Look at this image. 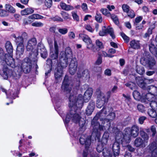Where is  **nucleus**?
Wrapping results in <instances>:
<instances>
[{
  "mask_svg": "<svg viewBox=\"0 0 157 157\" xmlns=\"http://www.w3.org/2000/svg\"><path fill=\"white\" fill-rule=\"evenodd\" d=\"M93 93V90L92 88H88L84 94V97L82 95L79 94L78 96L75 94L71 93L69 97V106L71 109L69 112L67 114L65 120V123L68 124L70 121H71L75 123H79V125L82 127L85 124L84 121L80 120L81 117L76 112V110L81 108L83 105V99L86 102L90 100Z\"/></svg>",
  "mask_w": 157,
  "mask_h": 157,
  "instance_id": "1",
  "label": "nucleus"
},
{
  "mask_svg": "<svg viewBox=\"0 0 157 157\" xmlns=\"http://www.w3.org/2000/svg\"><path fill=\"white\" fill-rule=\"evenodd\" d=\"M139 133V127L136 125H133L131 128H127L124 131V133L119 132L116 134V139L118 141H124L126 143L130 141L131 136L135 137L138 136Z\"/></svg>",
  "mask_w": 157,
  "mask_h": 157,
  "instance_id": "2",
  "label": "nucleus"
},
{
  "mask_svg": "<svg viewBox=\"0 0 157 157\" xmlns=\"http://www.w3.org/2000/svg\"><path fill=\"white\" fill-rule=\"evenodd\" d=\"M108 110L106 108H103L101 112L97 114L96 117L92 121V125L93 128V130L92 134L97 135L98 130H103L104 127L102 125H100L99 123L97 122L95 123V119L96 117H99L101 120H103L104 117H105L107 114V110Z\"/></svg>",
  "mask_w": 157,
  "mask_h": 157,
  "instance_id": "3",
  "label": "nucleus"
},
{
  "mask_svg": "<svg viewBox=\"0 0 157 157\" xmlns=\"http://www.w3.org/2000/svg\"><path fill=\"white\" fill-rule=\"evenodd\" d=\"M73 56V54L70 47L66 48L65 52H61L59 56V65L63 68L66 67L67 64L68 59L71 58Z\"/></svg>",
  "mask_w": 157,
  "mask_h": 157,
  "instance_id": "4",
  "label": "nucleus"
},
{
  "mask_svg": "<svg viewBox=\"0 0 157 157\" xmlns=\"http://www.w3.org/2000/svg\"><path fill=\"white\" fill-rule=\"evenodd\" d=\"M38 53H40L41 57L43 58H46L48 56L47 51L45 47L43 45H38L37 49L33 51V54L31 59L36 62L37 61V56Z\"/></svg>",
  "mask_w": 157,
  "mask_h": 157,
  "instance_id": "5",
  "label": "nucleus"
},
{
  "mask_svg": "<svg viewBox=\"0 0 157 157\" xmlns=\"http://www.w3.org/2000/svg\"><path fill=\"white\" fill-rule=\"evenodd\" d=\"M73 85V82L71 78L67 75H66L62 83L61 90L64 93H69L71 91Z\"/></svg>",
  "mask_w": 157,
  "mask_h": 157,
  "instance_id": "6",
  "label": "nucleus"
},
{
  "mask_svg": "<svg viewBox=\"0 0 157 157\" xmlns=\"http://www.w3.org/2000/svg\"><path fill=\"white\" fill-rule=\"evenodd\" d=\"M140 134L143 140L140 137L136 138L134 142L135 145L137 147H144L147 143L149 137L144 132H141Z\"/></svg>",
  "mask_w": 157,
  "mask_h": 157,
  "instance_id": "7",
  "label": "nucleus"
},
{
  "mask_svg": "<svg viewBox=\"0 0 157 157\" xmlns=\"http://www.w3.org/2000/svg\"><path fill=\"white\" fill-rule=\"evenodd\" d=\"M37 44L36 39L35 38H32L28 41L27 44L26 45V49L27 51H31L30 54V59L31 57L33 56V51L36 49H35Z\"/></svg>",
  "mask_w": 157,
  "mask_h": 157,
  "instance_id": "8",
  "label": "nucleus"
},
{
  "mask_svg": "<svg viewBox=\"0 0 157 157\" xmlns=\"http://www.w3.org/2000/svg\"><path fill=\"white\" fill-rule=\"evenodd\" d=\"M141 64L150 69H152L155 64V61L152 58H148L146 57L142 58L140 60Z\"/></svg>",
  "mask_w": 157,
  "mask_h": 157,
  "instance_id": "9",
  "label": "nucleus"
},
{
  "mask_svg": "<svg viewBox=\"0 0 157 157\" xmlns=\"http://www.w3.org/2000/svg\"><path fill=\"white\" fill-rule=\"evenodd\" d=\"M79 37L86 44L87 48L92 50L94 52H96L91 40L88 36L81 34L79 35Z\"/></svg>",
  "mask_w": 157,
  "mask_h": 157,
  "instance_id": "10",
  "label": "nucleus"
},
{
  "mask_svg": "<svg viewBox=\"0 0 157 157\" xmlns=\"http://www.w3.org/2000/svg\"><path fill=\"white\" fill-rule=\"evenodd\" d=\"M97 95V106L100 108L104 104L106 101L105 95L98 90L96 92Z\"/></svg>",
  "mask_w": 157,
  "mask_h": 157,
  "instance_id": "11",
  "label": "nucleus"
},
{
  "mask_svg": "<svg viewBox=\"0 0 157 157\" xmlns=\"http://www.w3.org/2000/svg\"><path fill=\"white\" fill-rule=\"evenodd\" d=\"M1 62L4 65L6 64L13 68L15 67L16 65L14 59L13 58V54L9 55L8 54L4 59V60H3Z\"/></svg>",
  "mask_w": 157,
  "mask_h": 157,
  "instance_id": "12",
  "label": "nucleus"
},
{
  "mask_svg": "<svg viewBox=\"0 0 157 157\" xmlns=\"http://www.w3.org/2000/svg\"><path fill=\"white\" fill-rule=\"evenodd\" d=\"M79 141L81 144H84L86 150H87L91 144V136L87 135H81Z\"/></svg>",
  "mask_w": 157,
  "mask_h": 157,
  "instance_id": "13",
  "label": "nucleus"
},
{
  "mask_svg": "<svg viewBox=\"0 0 157 157\" xmlns=\"http://www.w3.org/2000/svg\"><path fill=\"white\" fill-rule=\"evenodd\" d=\"M50 49V56L52 59H56L58 56L59 46L57 45V41L54 40V47H52Z\"/></svg>",
  "mask_w": 157,
  "mask_h": 157,
  "instance_id": "14",
  "label": "nucleus"
},
{
  "mask_svg": "<svg viewBox=\"0 0 157 157\" xmlns=\"http://www.w3.org/2000/svg\"><path fill=\"white\" fill-rule=\"evenodd\" d=\"M0 90L3 92H5L7 95V98L14 99L17 96L16 90L14 88L10 89L8 91L2 87L0 88Z\"/></svg>",
  "mask_w": 157,
  "mask_h": 157,
  "instance_id": "15",
  "label": "nucleus"
},
{
  "mask_svg": "<svg viewBox=\"0 0 157 157\" xmlns=\"http://www.w3.org/2000/svg\"><path fill=\"white\" fill-rule=\"evenodd\" d=\"M28 58L25 59L21 64V66L19 67L22 69V71L25 73H28L29 72L31 69V64L30 62H29Z\"/></svg>",
  "mask_w": 157,
  "mask_h": 157,
  "instance_id": "16",
  "label": "nucleus"
},
{
  "mask_svg": "<svg viewBox=\"0 0 157 157\" xmlns=\"http://www.w3.org/2000/svg\"><path fill=\"white\" fill-rule=\"evenodd\" d=\"M77 66V60L75 57H74L72 59L69 65V72L71 75H73L75 73Z\"/></svg>",
  "mask_w": 157,
  "mask_h": 157,
  "instance_id": "17",
  "label": "nucleus"
},
{
  "mask_svg": "<svg viewBox=\"0 0 157 157\" xmlns=\"http://www.w3.org/2000/svg\"><path fill=\"white\" fill-rule=\"evenodd\" d=\"M107 33H109L113 39L115 38L113 30L109 26H108L107 29H105V26L103 27L102 30L99 32V34L100 36H103L105 35Z\"/></svg>",
  "mask_w": 157,
  "mask_h": 157,
  "instance_id": "18",
  "label": "nucleus"
},
{
  "mask_svg": "<svg viewBox=\"0 0 157 157\" xmlns=\"http://www.w3.org/2000/svg\"><path fill=\"white\" fill-rule=\"evenodd\" d=\"M116 141L114 143L113 145L112 149L113 153L116 155H118L120 153V143L124 144V143H127L125 141H118L116 139Z\"/></svg>",
  "mask_w": 157,
  "mask_h": 157,
  "instance_id": "19",
  "label": "nucleus"
},
{
  "mask_svg": "<svg viewBox=\"0 0 157 157\" xmlns=\"http://www.w3.org/2000/svg\"><path fill=\"white\" fill-rule=\"evenodd\" d=\"M22 69L19 66L16 67L13 71H12V76L13 78L17 79L19 78L21 75Z\"/></svg>",
  "mask_w": 157,
  "mask_h": 157,
  "instance_id": "20",
  "label": "nucleus"
},
{
  "mask_svg": "<svg viewBox=\"0 0 157 157\" xmlns=\"http://www.w3.org/2000/svg\"><path fill=\"white\" fill-rule=\"evenodd\" d=\"M5 47L9 54H13V48L11 43L9 41H7L6 43Z\"/></svg>",
  "mask_w": 157,
  "mask_h": 157,
  "instance_id": "21",
  "label": "nucleus"
},
{
  "mask_svg": "<svg viewBox=\"0 0 157 157\" xmlns=\"http://www.w3.org/2000/svg\"><path fill=\"white\" fill-rule=\"evenodd\" d=\"M34 10L31 8H27L21 12V14L22 16L27 15L31 14L34 12Z\"/></svg>",
  "mask_w": 157,
  "mask_h": 157,
  "instance_id": "22",
  "label": "nucleus"
},
{
  "mask_svg": "<svg viewBox=\"0 0 157 157\" xmlns=\"http://www.w3.org/2000/svg\"><path fill=\"white\" fill-rule=\"evenodd\" d=\"M60 6L61 8L66 11H69L74 9V7L69 5H67L63 2H61L60 3Z\"/></svg>",
  "mask_w": 157,
  "mask_h": 157,
  "instance_id": "23",
  "label": "nucleus"
},
{
  "mask_svg": "<svg viewBox=\"0 0 157 157\" xmlns=\"http://www.w3.org/2000/svg\"><path fill=\"white\" fill-rule=\"evenodd\" d=\"M95 107V104L94 102L90 103L88 105L86 110V114L88 115H91L93 112Z\"/></svg>",
  "mask_w": 157,
  "mask_h": 157,
  "instance_id": "24",
  "label": "nucleus"
},
{
  "mask_svg": "<svg viewBox=\"0 0 157 157\" xmlns=\"http://www.w3.org/2000/svg\"><path fill=\"white\" fill-rule=\"evenodd\" d=\"M12 36L15 39L14 41L17 45L24 44V41L20 36L17 37L15 34H13L12 35Z\"/></svg>",
  "mask_w": 157,
  "mask_h": 157,
  "instance_id": "25",
  "label": "nucleus"
},
{
  "mask_svg": "<svg viewBox=\"0 0 157 157\" xmlns=\"http://www.w3.org/2000/svg\"><path fill=\"white\" fill-rule=\"evenodd\" d=\"M130 45L131 47L134 49H138L140 48V44L138 40H132L130 42Z\"/></svg>",
  "mask_w": 157,
  "mask_h": 157,
  "instance_id": "26",
  "label": "nucleus"
},
{
  "mask_svg": "<svg viewBox=\"0 0 157 157\" xmlns=\"http://www.w3.org/2000/svg\"><path fill=\"white\" fill-rule=\"evenodd\" d=\"M24 51V44L18 45H17V54L19 56L23 55Z\"/></svg>",
  "mask_w": 157,
  "mask_h": 157,
  "instance_id": "27",
  "label": "nucleus"
},
{
  "mask_svg": "<svg viewBox=\"0 0 157 157\" xmlns=\"http://www.w3.org/2000/svg\"><path fill=\"white\" fill-rule=\"evenodd\" d=\"M152 109L148 110V114L149 116L152 118H155L157 116V112L156 109L151 107Z\"/></svg>",
  "mask_w": 157,
  "mask_h": 157,
  "instance_id": "28",
  "label": "nucleus"
},
{
  "mask_svg": "<svg viewBox=\"0 0 157 157\" xmlns=\"http://www.w3.org/2000/svg\"><path fill=\"white\" fill-rule=\"evenodd\" d=\"M5 8L6 11L10 13H15V9L12 6L9 4H6Z\"/></svg>",
  "mask_w": 157,
  "mask_h": 157,
  "instance_id": "29",
  "label": "nucleus"
},
{
  "mask_svg": "<svg viewBox=\"0 0 157 157\" xmlns=\"http://www.w3.org/2000/svg\"><path fill=\"white\" fill-rule=\"evenodd\" d=\"M157 95H155L152 93H148L146 95V98L148 101L151 102V103L152 101H153V100L155 99L156 100V96Z\"/></svg>",
  "mask_w": 157,
  "mask_h": 157,
  "instance_id": "30",
  "label": "nucleus"
},
{
  "mask_svg": "<svg viewBox=\"0 0 157 157\" xmlns=\"http://www.w3.org/2000/svg\"><path fill=\"white\" fill-rule=\"evenodd\" d=\"M79 77L82 76L85 77L86 79H89L90 78V75L89 71L87 69L83 70L82 72V75H78Z\"/></svg>",
  "mask_w": 157,
  "mask_h": 157,
  "instance_id": "31",
  "label": "nucleus"
},
{
  "mask_svg": "<svg viewBox=\"0 0 157 157\" xmlns=\"http://www.w3.org/2000/svg\"><path fill=\"white\" fill-rule=\"evenodd\" d=\"M29 18L32 20L40 19H43L44 17L38 14H34L29 16Z\"/></svg>",
  "mask_w": 157,
  "mask_h": 157,
  "instance_id": "32",
  "label": "nucleus"
},
{
  "mask_svg": "<svg viewBox=\"0 0 157 157\" xmlns=\"http://www.w3.org/2000/svg\"><path fill=\"white\" fill-rule=\"evenodd\" d=\"M63 74V71L62 69L59 70L58 69L57 71L55 72V76L56 79H58L60 78Z\"/></svg>",
  "mask_w": 157,
  "mask_h": 157,
  "instance_id": "33",
  "label": "nucleus"
},
{
  "mask_svg": "<svg viewBox=\"0 0 157 157\" xmlns=\"http://www.w3.org/2000/svg\"><path fill=\"white\" fill-rule=\"evenodd\" d=\"M100 11L102 14L107 17H109L111 16L110 13L106 9L102 8L101 9Z\"/></svg>",
  "mask_w": 157,
  "mask_h": 157,
  "instance_id": "34",
  "label": "nucleus"
},
{
  "mask_svg": "<svg viewBox=\"0 0 157 157\" xmlns=\"http://www.w3.org/2000/svg\"><path fill=\"white\" fill-rule=\"evenodd\" d=\"M136 70V72L140 75H142L145 72L144 69L142 67L137 66Z\"/></svg>",
  "mask_w": 157,
  "mask_h": 157,
  "instance_id": "35",
  "label": "nucleus"
},
{
  "mask_svg": "<svg viewBox=\"0 0 157 157\" xmlns=\"http://www.w3.org/2000/svg\"><path fill=\"white\" fill-rule=\"evenodd\" d=\"M109 137V134L107 132H105L103 136V138L102 141L104 144H105L107 143L108 138Z\"/></svg>",
  "mask_w": 157,
  "mask_h": 157,
  "instance_id": "36",
  "label": "nucleus"
},
{
  "mask_svg": "<svg viewBox=\"0 0 157 157\" xmlns=\"http://www.w3.org/2000/svg\"><path fill=\"white\" fill-rule=\"evenodd\" d=\"M133 96L134 99L136 100H139L141 98V95L140 93L137 91H135L133 92Z\"/></svg>",
  "mask_w": 157,
  "mask_h": 157,
  "instance_id": "37",
  "label": "nucleus"
},
{
  "mask_svg": "<svg viewBox=\"0 0 157 157\" xmlns=\"http://www.w3.org/2000/svg\"><path fill=\"white\" fill-rule=\"evenodd\" d=\"M60 14L63 19L65 20H67L70 18V15L66 12L62 11L60 13Z\"/></svg>",
  "mask_w": 157,
  "mask_h": 157,
  "instance_id": "38",
  "label": "nucleus"
},
{
  "mask_svg": "<svg viewBox=\"0 0 157 157\" xmlns=\"http://www.w3.org/2000/svg\"><path fill=\"white\" fill-rule=\"evenodd\" d=\"M31 25L33 27H40L44 26V24L40 21H36L33 23Z\"/></svg>",
  "mask_w": 157,
  "mask_h": 157,
  "instance_id": "39",
  "label": "nucleus"
},
{
  "mask_svg": "<svg viewBox=\"0 0 157 157\" xmlns=\"http://www.w3.org/2000/svg\"><path fill=\"white\" fill-rule=\"evenodd\" d=\"M8 54H5L3 49L0 47V59L1 61L4 60V59L6 57Z\"/></svg>",
  "mask_w": 157,
  "mask_h": 157,
  "instance_id": "40",
  "label": "nucleus"
},
{
  "mask_svg": "<svg viewBox=\"0 0 157 157\" xmlns=\"http://www.w3.org/2000/svg\"><path fill=\"white\" fill-rule=\"evenodd\" d=\"M52 60L49 59H48L47 60V64L50 67V69L48 70L47 72H46L45 74L46 75H47L51 71V68L52 67Z\"/></svg>",
  "mask_w": 157,
  "mask_h": 157,
  "instance_id": "41",
  "label": "nucleus"
},
{
  "mask_svg": "<svg viewBox=\"0 0 157 157\" xmlns=\"http://www.w3.org/2000/svg\"><path fill=\"white\" fill-rule=\"evenodd\" d=\"M109 17H111L116 24L118 25L119 24L118 19L117 16L113 14H111V16Z\"/></svg>",
  "mask_w": 157,
  "mask_h": 157,
  "instance_id": "42",
  "label": "nucleus"
},
{
  "mask_svg": "<svg viewBox=\"0 0 157 157\" xmlns=\"http://www.w3.org/2000/svg\"><path fill=\"white\" fill-rule=\"evenodd\" d=\"M95 19L98 22L101 23L102 21V18L101 14L97 13L95 16Z\"/></svg>",
  "mask_w": 157,
  "mask_h": 157,
  "instance_id": "43",
  "label": "nucleus"
},
{
  "mask_svg": "<svg viewBox=\"0 0 157 157\" xmlns=\"http://www.w3.org/2000/svg\"><path fill=\"white\" fill-rule=\"evenodd\" d=\"M150 90L151 92L156 95H157V88L153 86H150Z\"/></svg>",
  "mask_w": 157,
  "mask_h": 157,
  "instance_id": "44",
  "label": "nucleus"
},
{
  "mask_svg": "<svg viewBox=\"0 0 157 157\" xmlns=\"http://www.w3.org/2000/svg\"><path fill=\"white\" fill-rule=\"evenodd\" d=\"M58 32L62 35H65L68 32V29L66 28H59L58 29Z\"/></svg>",
  "mask_w": 157,
  "mask_h": 157,
  "instance_id": "45",
  "label": "nucleus"
},
{
  "mask_svg": "<svg viewBox=\"0 0 157 157\" xmlns=\"http://www.w3.org/2000/svg\"><path fill=\"white\" fill-rule=\"evenodd\" d=\"M108 117V119H104V122H105V121H109V120H113L114 119L115 117V114L114 113H109V115H108V117Z\"/></svg>",
  "mask_w": 157,
  "mask_h": 157,
  "instance_id": "46",
  "label": "nucleus"
},
{
  "mask_svg": "<svg viewBox=\"0 0 157 157\" xmlns=\"http://www.w3.org/2000/svg\"><path fill=\"white\" fill-rule=\"evenodd\" d=\"M125 85L127 87H128L132 90H133L136 88V85L134 83L130 82L125 84Z\"/></svg>",
  "mask_w": 157,
  "mask_h": 157,
  "instance_id": "47",
  "label": "nucleus"
},
{
  "mask_svg": "<svg viewBox=\"0 0 157 157\" xmlns=\"http://www.w3.org/2000/svg\"><path fill=\"white\" fill-rule=\"evenodd\" d=\"M47 40L49 45L50 48H51L53 47V37L51 36H49L47 37Z\"/></svg>",
  "mask_w": 157,
  "mask_h": 157,
  "instance_id": "48",
  "label": "nucleus"
},
{
  "mask_svg": "<svg viewBox=\"0 0 157 157\" xmlns=\"http://www.w3.org/2000/svg\"><path fill=\"white\" fill-rule=\"evenodd\" d=\"M149 49L150 52L153 54H155V51L156 50V48L155 47V45L151 44L149 45Z\"/></svg>",
  "mask_w": 157,
  "mask_h": 157,
  "instance_id": "49",
  "label": "nucleus"
},
{
  "mask_svg": "<svg viewBox=\"0 0 157 157\" xmlns=\"http://www.w3.org/2000/svg\"><path fill=\"white\" fill-rule=\"evenodd\" d=\"M123 11L126 13H128L130 10L129 6L127 4H123L122 6Z\"/></svg>",
  "mask_w": 157,
  "mask_h": 157,
  "instance_id": "50",
  "label": "nucleus"
},
{
  "mask_svg": "<svg viewBox=\"0 0 157 157\" xmlns=\"http://www.w3.org/2000/svg\"><path fill=\"white\" fill-rule=\"evenodd\" d=\"M156 100L155 101H152L150 103V105L151 107L156 109H157V95L156 96Z\"/></svg>",
  "mask_w": 157,
  "mask_h": 157,
  "instance_id": "51",
  "label": "nucleus"
},
{
  "mask_svg": "<svg viewBox=\"0 0 157 157\" xmlns=\"http://www.w3.org/2000/svg\"><path fill=\"white\" fill-rule=\"evenodd\" d=\"M85 29L90 32L93 33L94 30V29H93L90 25H85Z\"/></svg>",
  "mask_w": 157,
  "mask_h": 157,
  "instance_id": "52",
  "label": "nucleus"
},
{
  "mask_svg": "<svg viewBox=\"0 0 157 157\" xmlns=\"http://www.w3.org/2000/svg\"><path fill=\"white\" fill-rule=\"evenodd\" d=\"M72 16L74 19L77 21H79V18L78 16L77 15L76 12H72Z\"/></svg>",
  "mask_w": 157,
  "mask_h": 157,
  "instance_id": "53",
  "label": "nucleus"
},
{
  "mask_svg": "<svg viewBox=\"0 0 157 157\" xmlns=\"http://www.w3.org/2000/svg\"><path fill=\"white\" fill-rule=\"evenodd\" d=\"M45 5L48 8L50 7L52 5V0H45Z\"/></svg>",
  "mask_w": 157,
  "mask_h": 157,
  "instance_id": "54",
  "label": "nucleus"
},
{
  "mask_svg": "<svg viewBox=\"0 0 157 157\" xmlns=\"http://www.w3.org/2000/svg\"><path fill=\"white\" fill-rule=\"evenodd\" d=\"M32 20L31 18H29V16L27 19H25L24 20L23 23L25 25H28L33 22V21Z\"/></svg>",
  "mask_w": 157,
  "mask_h": 157,
  "instance_id": "55",
  "label": "nucleus"
},
{
  "mask_svg": "<svg viewBox=\"0 0 157 157\" xmlns=\"http://www.w3.org/2000/svg\"><path fill=\"white\" fill-rule=\"evenodd\" d=\"M121 35L124 41L126 42L129 41V38L123 33H121Z\"/></svg>",
  "mask_w": 157,
  "mask_h": 157,
  "instance_id": "56",
  "label": "nucleus"
},
{
  "mask_svg": "<svg viewBox=\"0 0 157 157\" xmlns=\"http://www.w3.org/2000/svg\"><path fill=\"white\" fill-rule=\"evenodd\" d=\"M95 43L96 46L99 48H103V45L102 43L99 40H96Z\"/></svg>",
  "mask_w": 157,
  "mask_h": 157,
  "instance_id": "57",
  "label": "nucleus"
},
{
  "mask_svg": "<svg viewBox=\"0 0 157 157\" xmlns=\"http://www.w3.org/2000/svg\"><path fill=\"white\" fill-rule=\"evenodd\" d=\"M127 13L128 16L132 18H134L135 16L134 11L132 10H130Z\"/></svg>",
  "mask_w": 157,
  "mask_h": 157,
  "instance_id": "58",
  "label": "nucleus"
},
{
  "mask_svg": "<svg viewBox=\"0 0 157 157\" xmlns=\"http://www.w3.org/2000/svg\"><path fill=\"white\" fill-rule=\"evenodd\" d=\"M52 19L54 21H56L60 22H63V19L58 16H56L53 17L52 18Z\"/></svg>",
  "mask_w": 157,
  "mask_h": 157,
  "instance_id": "59",
  "label": "nucleus"
},
{
  "mask_svg": "<svg viewBox=\"0 0 157 157\" xmlns=\"http://www.w3.org/2000/svg\"><path fill=\"white\" fill-rule=\"evenodd\" d=\"M68 36L70 39H74L75 37V35L73 32H70L69 33Z\"/></svg>",
  "mask_w": 157,
  "mask_h": 157,
  "instance_id": "60",
  "label": "nucleus"
},
{
  "mask_svg": "<svg viewBox=\"0 0 157 157\" xmlns=\"http://www.w3.org/2000/svg\"><path fill=\"white\" fill-rule=\"evenodd\" d=\"M142 19V17L141 16H139L136 17L135 19V23L136 25V24L139 23Z\"/></svg>",
  "mask_w": 157,
  "mask_h": 157,
  "instance_id": "61",
  "label": "nucleus"
},
{
  "mask_svg": "<svg viewBox=\"0 0 157 157\" xmlns=\"http://www.w3.org/2000/svg\"><path fill=\"white\" fill-rule=\"evenodd\" d=\"M153 148L154 149V150L152 152L151 156L152 157H155L157 156V150L155 149V146H154Z\"/></svg>",
  "mask_w": 157,
  "mask_h": 157,
  "instance_id": "62",
  "label": "nucleus"
},
{
  "mask_svg": "<svg viewBox=\"0 0 157 157\" xmlns=\"http://www.w3.org/2000/svg\"><path fill=\"white\" fill-rule=\"evenodd\" d=\"M20 37L22 38L23 40H27L28 38V36L27 33L25 32H24L22 33Z\"/></svg>",
  "mask_w": 157,
  "mask_h": 157,
  "instance_id": "63",
  "label": "nucleus"
},
{
  "mask_svg": "<svg viewBox=\"0 0 157 157\" xmlns=\"http://www.w3.org/2000/svg\"><path fill=\"white\" fill-rule=\"evenodd\" d=\"M138 110L141 112H143L144 110V107L142 105H138L137 106Z\"/></svg>",
  "mask_w": 157,
  "mask_h": 157,
  "instance_id": "64",
  "label": "nucleus"
}]
</instances>
